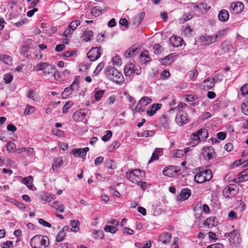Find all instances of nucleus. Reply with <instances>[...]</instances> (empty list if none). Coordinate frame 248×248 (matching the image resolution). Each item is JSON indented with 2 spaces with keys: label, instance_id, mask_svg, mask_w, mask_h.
Instances as JSON below:
<instances>
[{
  "label": "nucleus",
  "instance_id": "1",
  "mask_svg": "<svg viewBox=\"0 0 248 248\" xmlns=\"http://www.w3.org/2000/svg\"><path fill=\"white\" fill-rule=\"evenodd\" d=\"M227 31L228 29L226 28L219 31L213 35H202L200 37V41L204 45H209L221 39Z\"/></svg>",
  "mask_w": 248,
  "mask_h": 248
},
{
  "label": "nucleus",
  "instance_id": "2",
  "mask_svg": "<svg viewBox=\"0 0 248 248\" xmlns=\"http://www.w3.org/2000/svg\"><path fill=\"white\" fill-rule=\"evenodd\" d=\"M8 6L12 10L9 17L12 21L15 22L23 17L24 10L22 6L17 5L14 1L9 2Z\"/></svg>",
  "mask_w": 248,
  "mask_h": 248
},
{
  "label": "nucleus",
  "instance_id": "3",
  "mask_svg": "<svg viewBox=\"0 0 248 248\" xmlns=\"http://www.w3.org/2000/svg\"><path fill=\"white\" fill-rule=\"evenodd\" d=\"M207 130L204 128H202L193 133L190 137L189 144L194 147L198 145L202 140H205L208 137Z\"/></svg>",
  "mask_w": 248,
  "mask_h": 248
},
{
  "label": "nucleus",
  "instance_id": "4",
  "mask_svg": "<svg viewBox=\"0 0 248 248\" xmlns=\"http://www.w3.org/2000/svg\"><path fill=\"white\" fill-rule=\"evenodd\" d=\"M126 177L132 183L139 184L143 180L145 172L140 169H135L127 172Z\"/></svg>",
  "mask_w": 248,
  "mask_h": 248
},
{
  "label": "nucleus",
  "instance_id": "5",
  "mask_svg": "<svg viewBox=\"0 0 248 248\" xmlns=\"http://www.w3.org/2000/svg\"><path fill=\"white\" fill-rule=\"evenodd\" d=\"M105 70L106 76L110 80L118 83L123 82V76L117 69L111 66H107L105 68Z\"/></svg>",
  "mask_w": 248,
  "mask_h": 248
},
{
  "label": "nucleus",
  "instance_id": "6",
  "mask_svg": "<svg viewBox=\"0 0 248 248\" xmlns=\"http://www.w3.org/2000/svg\"><path fill=\"white\" fill-rule=\"evenodd\" d=\"M48 242V238L46 236L37 235L31 239L30 244L32 248H45Z\"/></svg>",
  "mask_w": 248,
  "mask_h": 248
},
{
  "label": "nucleus",
  "instance_id": "7",
  "mask_svg": "<svg viewBox=\"0 0 248 248\" xmlns=\"http://www.w3.org/2000/svg\"><path fill=\"white\" fill-rule=\"evenodd\" d=\"M124 71L125 77L129 78V79H131L135 74L139 75L142 72L140 67H136L132 63L126 64L124 67Z\"/></svg>",
  "mask_w": 248,
  "mask_h": 248
},
{
  "label": "nucleus",
  "instance_id": "8",
  "mask_svg": "<svg viewBox=\"0 0 248 248\" xmlns=\"http://www.w3.org/2000/svg\"><path fill=\"white\" fill-rule=\"evenodd\" d=\"M213 177V174L210 170H200L194 176V180L197 183H203L204 182L210 181Z\"/></svg>",
  "mask_w": 248,
  "mask_h": 248
},
{
  "label": "nucleus",
  "instance_id": "9",
  "mask_svg": "<svg viewBox=\"0 0 248 248\" xmlns=\"http://www.w3.org/2000/svg\"><path fill=\"white\" fill-rule=\"evenodd\" d=\"M175 121L180 125H183L187 124L188 121L187 113L183 110H179L177 113Z\"/></svg>",
  "mask_w": 248,
  "mask_h": 248
},
{
  "label": "nucleus",
  "instance_id": "10",
  "mask_svg": "<svg viewBox=\"0 0 248 248\" xmlns=\"http://www.w3.org/2000/svg\"><path fill=\"white\" fill-rule=\"evenodd\" d=\"M223 194L226 198H232L238 192V189L235 186H226L223 190Z\"/></svg>",
  "mask_w": 248,
  "mask_h": 248
},
{
  "label": "nucleus",
  "instance_id": "11",
  "mask_svg": "<svg viewBox=\"0 0 248 248\" xmlns=\"http://www.w3.org/2000/svg\"><path fill=\"white\" fill-rule=\"evenodd\" d=\"M87 57L91 61H95L101 56V52L99 47L92 48L88 53Z\"/></svg>",
  "mask_w": 248,
  "mask_h": 248
},
{
  "label": "nucleus",
  "instance_id": "12",
  "mask_svg": "<svg viewBox=\"0 0 248 248\" xmlns=\"http://www.w3.org/2000/svg\"><path fill=\"white\" fill-rule=\"evenodd\" d=\"M202 155L205 159L210 160L215 156V152L212 147H204L202 149Z\"/></svg>",
  "mask_w": 248,
  "mask_h": 248
},
{
  "label": "nucleus",
  "instance_id": "13",
  "mask_svg": "<svg viewBox=\"0 0 248 248\" xmlns=\"http://www.w3.org/2000/svg\"><path fill=\"white\" fill-rule=\"evenodd\" d=\"M244 8V5L242 2L237 1L231 3L230 9L234 14L241 13Z\"/></svg>",
  "mask_w": 248,
  "mask_h": 248
},
{
  "label": "nucleus",
  "instance_id": "14",
  "mask_svg": "<svg viewBox=\"0 0 248 248\" xmlns=\"http://www.w3.org/2000/svg\"><path fill=\"white\" fill-rule=\"evenodd\" d=\"M215 84V79L213 78H207L205 79L200 85V86L204 89L210 90L214 87Z\"/></svg>",
  "mask_w": 248,
  "mask_h": 248
},
{
  "label": "nucleus",
  "instance_id": "15",
  "mask_svg": "<svg viewBox=\"0 0 248 248\" xmlns=\"http://www.w3.org/2000/svg\"><path fill=\"white\" fill-rule=\"evenodd\" d=\"M89 150L88 147L83 148H77L74 149L72 154L75 157H79L80 158H84L86 155L87 152Z\"/></svg>",
  "mask_w": 248,
  "mask_h": 248
},
{
  "label": "nucleus",
  "instance_id": "16",
  "mask_svg": "<svg viewBox=\"0 0 248 248\" xmlns=\"http://www.w3.org/2000/svg\"><path fill=\"white\" fill-rule=\"evenodd\" d=\"M78 82L75 80L72 84L69 87L66 88L62 93V95L65 97L68 96L72 93V91L74 90H77L78 87Z\"/></svg>",
  "mask_w": 248,
  "mask_h": 248
},
{
  "label": "nucleus",
  "instance_id": "17",
  "mask_svg": "<svg viewBox=\"0 0 248 248\" xmlns=\"http://www.w3.org/2000/svg\"><path fill=\"white\" fill-rule=\"evenodd\" d=\"M88 110L80 109L74 112L73 118L76 121H80L83 118H85Z\"/></svg>",
  "mask_w": 248,
  "mask_h": 248
},
{
  "label": "nucleus",
  "instance_id": "18",
  "mask_svg": "<svg viewBox=\"0 0 248 248\" xmlns=\"http://www.w3.org/2000/svg\"><path fill=\"white\" fill-rule=\"evenodd\" d=\"M139 52V48L135 46H133L129 48L124 53L125 58H131L138 54Z\"/></svg>",
  "mask_w": 248,
  "mask_h": 248
},
{
  "label": "nucleus",
  "instance_id": "19",
  "mask_svg": "<svg viewBox=\"0 0 248 248\" xmlns=\"http://www.w3.org/2000/svg\"><path fill=\"white\" fill-rule=\"evenodd\" d=\"M163 174L168 177L173 176L177 173L176 168L174 166L166 167L163 170Z\"/></svg>",
  "mask_w": 248,
  "mask_h": 248
},
{
  "label": "nucleus",
  "instance_id": "20",
  "mask_svg": "<svg viewBox=\"0 0 248 248\" xmlns=\"http://www.w3.org/2000/svg\"><path fill=\"white\" fill-rule=\"evenodd\" d=\"M170 41L173 47L181 46L184 42V40L181 37L177 36H171Z\"/></svg>",
  "mask_w": 248,
  "mask_h": 248
},
{
  "label": "nucleus",
  "instance_id": "21",
  "mask_svg": "<svg viewBox=\"0 0 248 248\" xmlns=\"http://www.w3.org/2000/svg\"><path fill=\"white\" fill-rule=\"evenodd\" d=\"M191 195V191L188 189H184L182 190L180 194L177 197V200L183 201L187 199Z\"/></svg>",
  "mask_w": 248,
  "mask_h": 248
},
{
  "label": "nucleus",
  "instance_id": "22",
  "mask_svg": "<svg viewBox=\"0 0 248 248\" xmlns=\"http://www.w3.org/2000/svg\"><path fill=\"white\" fill-rule=\"evenodd\" d=\"M161 104H155L152 105L150 109H147L146 113L148 115L151 116L154 115L157 110L160 108Z\"/></svg>",
  "mask_w": 248,
  "mask_h": 248
},
{
  "label": "nucleus",
  "instance_id": "23",
  "mask_svg": "<svg viewBox=\"0 0 248 248\" xmlns=\"http://www.w3.org/2000/svg\"><path fill=\"white\" fill-rule=\"evenodd\" d=\"M218 17L220 21L225 22L227 21L229 17V14L226 10H221L218 14Z\"/></svg>",
  "mask_w": 248,
  "mask_h": 248
},
{
  "label": "nucleus",
  "instance_id": "24",
  "mask_svg": "<svg viewBox=\"0 0 248 248\" xmlns=\"http://www.w3.org/2000/svg\"><path fill=\"white\" fill-rule=\"evenodd\" d=\"M145 16L144 12H140L132 19L133 24L136 26L139 25Z\"/></svg>",
  "mask_w": 248,
  "mask_h": 248
},
{
  "label": "nucleus",
  "instance_id": "25",
  "mask_svg": "<svg viewBox=\"0 0 248 248\" xmlns=\"http://www.w3.org/2000/svg\"><path fill=\"white\" fill-rule=\"evenodd\" d=\"M174 57L175 55L173 53L170 54L165 58L161 59V62L164 65H169L173 62Z\"/></svg>",
  "mask_w": 248,
  "mask_h": 248
},
{
  "label": "nucleus",
  "instance_id": "26",
  "mask_svg": "<svg viewBox=\"0 0 248 248\" xmlns=\"http://www.w3.org/2000/svg\"><path fill=\"white\" fill-rule=\"evenodd\" d=\"M22 182L25 184L29 189H31L33 186L32 184L33 178L31 176L24 178L22 179Z\"/></svg>",
  "mask_w": 248,
  "mask_h": 248
},
{
  "label": "nucleus",
  "instance_id": "27",
  "mask_svg": "<svg viewBox=\"0 0 248 248\" xmlns=\"http://www.w3.org/2000/svg\"><path fill=\"white\" fill-rule=\"evenodd\" d=\"M159 239L162 243L166 244L170 242L171 240V235L170 233L168 232L163 233L160 236Z\"/></svg>",
  "mask_w": 248,
  "mask_h": 248
},
{
  "label": "nucleus",
  "instance_id": "28",
  "mask_svg": "<svg viewBox=\"0 0 248 248\" xmlns=\"http://www.w3.org/2000/svg\"><path fill=\"white\" fill-rule=\"evenodd\" d=\"M93 33L92 31L88 30L84 31L82 35V39L85 42H88L91 40V38L93 37Z\"/></svg>",
  "mask_w": 248,
  "mask_h": 248
},
{
  "label": "nucleus",
  "instance_id": "29",
  "mask_svg": "<svg viewBox=\"0 0 248 248\" xmlns=\"http://www.w3.org/2000/svg\"><path fill=\"white\" fill-rule=\"evenodd\" d=\"M48 63L47 62H39L34 67V70L38 72L39 71H44L46 70V68L47 67Z\"/></svg>",
  "mask_w": 248,
  "mask_h": 248
},
{
  "label": "nucleus",
  "instance_id": "30",
  "mask_svg": "<svg viewBox=\"0 0 248 248\" xmlns=\"http://www.w3.org/2000/svg\"><path fill=\"white\" fill-rule=\"evenodd\" d=\"M152 102L151 98L148 96L142 97L138 102L139 105L145 106Z\"/></svg>",
  "mask_w": 248,
  "mask_h": 248
},
{
  "label": "nucleus",
  "instance_id": "31",
  "mask_svg": "<svg viewBox=\"0 0 248 248\" xmlns=\"http://www.w3.org/2000/svg\"><path fill=\"white\" fill-rule=\"evenodd\" d=\"M54 68L52 65L48 64L47 67L43 72L42 76L44 77H48L53 73Z\"/></svg>",
  "mask_w": 248,
  "mask_h": 248
},
{
  "label": "nucleus",
  "instance_id": "32",
  "mask_svg": "<svg viewBox=\"0 0 248 248\" xmlns=\"http://www.w3.org/2000/svg\"><path fill=\"white\" fill-rule=\"evenodd\" d=\"M62 163L63 161L62 158L57 157L54 158L51 169L54 170L55 168H60L62 165Z\"/></svg>",
  "mask_w": 248,
  "mask_h": 248
},
{
  "label": "nucleus",
  "instance_id": "33",
  "mask_svg": "<svg viewBox=\"0 0 248 248\" xmlns=\"http://www.w3.org/2000/svg\"><path fill=\"white\" fill-rule=\"evenodd\" d=\"M197 99V97L193 94L186 95L185 97V100L186 102H191L190 103V104L193 106H195L197 105V104L196 102H194V101L196 100Z\"/></svg>",
  "mask_w": 248,
  "mask_h": 248
},
{
  "label": "nucleus",
  "instance_id": "34",
  "mask_svg": "<svg viewBox=\"0 0 248 248\" xmlns=\"http://www.w3.org/2000/svg\"><path fill=\"white\" fill-rule=\"evenodd\" d=\"M91 12L92 15L97 17L102 14V8L100 6H96L92 9Z\"/></svg>",
  "mask_w": 248,
  "mask_h": 248
},
{
  "label": "nucleus",
  "instance_id": "35",
  "mask_svg": "<svg viewBox=\"0 0 248 248\" xmlns=\"http://www.w3.org/2000/svg\"><path fill=\"white\" fill-rule=\"evenodd\" d=\"M55 196L47 193H44L42 195V200L46 202H50L55 198Z\"/></svg>",
  "mask_w": 248,
  "mask_h": 248
},
{
  "label": "nucleus",
  "instance_id": "36",
  "mask_svg": "<svg viewBox=\"0 0 248 248\" xmlns=\"http://www.w3.org/2000/svg\"><path fill=\"white\" fill-rule=\"evenodd\" d=\"M28 21V19L25 17H22L19 19L18 20L13 22L11 21V23H13L14 25L17 28L22 27L23 25L26 24Z\"/></svg>",
  "mask_w": 248,
  "mask_h": 248
},
{
  "label": "nucleus",
  "instance_id": "37",
  "mask_svg": "<svg viewBox=\"0 0 248 248\" xmlns=\"http://www.w3.org/2000/svg\"><path fill=\"white\" fill-rule=\"evenodd\" d=\"M37 95L38 94L36 92L34 91L32 89H30L28 93L27 97L34 101H38Z\"/></svg>",
  "mask_w": 248,
  "mask_h": 248
},
{
  "label": "nucleus",
  "instance_id": "38",
  "mask_svg": "<svg viewBox=\"0 0 248 248\" xmlns=\"http://www.w3.org/2000/svg\"><path fill=\"white\" fill-rule=\"evenodd\" d=\"M0 60L6 64L10 65L12 63V58L8 55H1L0 56Z\"/></svg>",
  "mask_w": 248,
  "mask_h": 248
},
{
  "label": "nucleus",
  "instance_id": "39",
  "mask_svg": "<svg viewBox=\"0 0 248 248\" xmlns=\"http://www.w3.org/2000/svg\"><path fill=\"white\" fill-rule=\"evenodd\" d=\"M193 17V14L192 13L189 12L188 13L185 14L182 18H180L179 22L181 23H183L186 21H187V20L190 19Z\"/></svg>",
  "mask_w": 248,
  "mask_h": 248
},
{
  "label": "nucleus",
  "instance_id": "40",
  "mask_svg": "<svg viewBox=\"0 0 248 248\" xmlns=\"http://www.w3.org/2000/svg\"><path fill=\"white\" fill-rule=\"evenodd\" d=\"M192 31V30L189 26H184L182 27V32L183 34L187 37H189L191 32Z\"/></svg>",
  "mask_w": 248,
  "mask_h": 248
},
{
  "label": "nucleus",
  "instance_id": "41",
  "mask_svg": "<svg viewBox=\"0 0 248 248\" xmlns=\"http://www.w3.org/2000/svg\"><path fill=\"white\" fill-rule=\"evenodd\" d=\"M35 107L31 106L30 105H27L24 110V114L25 115L32 114L35 111Z\"/></svg>",
  "mask_w": 248,
  "mask_h": 248
},
{
  "label": "nucleus",
  "instance_id": "42",
  "mask_svg": "<svg viewBox=\"0 0 248 248\" xmlns=\"http://www.w3.org/2000/svg\"><path fill=\"white\" fill-rule=\"evenodd\" d=\"M215 217H210L207 218L204 222L205 225L207 226L208 228H212L215 226Z\"/></svg>",
  "mask_w": 248,
  "mask_h": 248
},
{
  "label": "nucleus",
  "instance_id": "43",
  "mask_svg": "<svg viewBox=\"0 0 248 248\" xmlns=\"http://www.w3.org/2000/svg\"><path fill=\"white\" fill-rule=\"evenodd\" d=\"M111 62L112 64L115 66H120L122 63L121 58L118 55L113 56L112 58Z\"/></svg>",
  "mask_w": 248,
  "mask_h": 248
},
{
  "label": "nucleus",
  "instance_id": "44",
  "mask_svg": "<svg viewBox=\"0 0 248 248\" xmlns=\"http://www.w3.org/2000/svg\"><path fill=\"white\" fill-rule=\"evenodd\" d=\"M187 76L192 80L194 81L196 80L198 76V72L196 69H193L187 73Z\"/></svg>",
  "mask_w": 248,
  "mask_h": 248
},
{
  "label": "nucleus",
  "instance_id": "45",
  "mask_svg": "<svg viewBox=\"0 0 248 248\" xmlns=\"http://www.w3.org/2000/svg\"><path fill=\"white\" fill-rule=\"evenodd\" d=\"M105 93V91L103 90H97L95 92V100L96 101H99L103 97Z\"/></svg>",
  "mask_w": 248,
  "mask_h": 248
},
{
  "label": "nucleus",
  "instance_id": "46",
  "mask_svg": "<svg viewBox=\"0 0 248 248\" xmlns=\"http://www.w3.org/2000/svg\"><path fill=\"white\" fill-rule=\"evenodd\" d=\"M66 235V233H65L64 231H63V228L62 230L59 232L58 235L56 236V241L57 242H60L62 241Z\"/></svg>",
  "mask_w": 248,
  "mask_h": 248
},
{
  "label": "nucleus",
  "instance_id": "47",
  "mask_svg": "<svg viewBox=\"0 0 248 248\" xmlns=\"http://www.w3.org/2000/svg\"><path fill=\"white\" fill-rule=\"evenodd\" d=\"M71 231L73 232H77L79 230V221L77 220L71 221Z\"/></svg>",
  "mask_w": 248,
  "mask_h": 248
},
{
  "label": "nucleus",
  "instance_id": "48",
  "mask_svg": "<svg viewBox=\"0 0 248 248\" xmlns=\"http://www.w3.org/2000/svg\"><path fill=\"white\" fill-rule=\"evenodd\" d=\"M105 64L103 62H100L96 67L95 69L93 71V74L95 76H97L98 75L99 72L103 69L104 67Z\"/></svg>",
  "mask_w": 248,
  "mask_h": 248
},
{
  "label": "nucleus",
  "instance_id": "49",
  "mask_svg": "<svg viewBox=\"0 0 248 248\" xmlns=\"http://www.w3.org/2000/svg\"><path fill=\"white\" fill-rule=\"evenodd\" d=\"M117 230V227L114 226L108 225L104 227V231L105 232L111 233H115Z\"/></svg>",
  "mask_w": 248,
  "mask_h": 248
},
{
  "label": "nucleus",
  "instance_id": "50",
  "mask_svg": "<svg viewBox=\"0 0 248 248\" xmlns=\"http://www.w3.org/2000/svg\"><path fill=\"white\" fill-rule=\"evenodd\" d=\"M6 147L8 152L12 153L15 151L14 149L16 148V145L13 142L9 141L7 142Z\"/></svg>",
  "mask_w": 248,
  "mask_h": 248
},
{
  "label": "nucleus",
  "instance_id": "51",
  "mask_svg": "<svg viewBox=\"0 0 248 248\" xmlns=\"http://www.w3.org/2000/svg\"><path fill=\"white\" fill-rule=\"evenodd\" d=\"M200 11L202 13H205L210 9V6L206 4L201 3L199 4Z\"/></svg>",
  "mask_w": 248,
  "mask_h": 248
},
{
  "label": "nucleus",
  "instance_id": "52",
  "mask_svg": "<svg viewBox=\"0 0 248 248\" xmlns=\"http://www.w3.org/2000/svg\"><path fill=\"white\" fill-rule=\"evenodd\" d=\"M140 59L145 62H147L149 61V57L147 51L144 50L141 52Z\"/></svg>",
  "mask_w": 248,
  "mask_h": 248
},
{
  "label": "nucleus",
  "instance_id": "53",
  "mask_svg": "<svg viewBox=\"0 0 248 248\" xmlns=\"http://www.w3.org/2000/svg\"><path fill=\"white\" fill-rule=\"evenodd\" d=\"M241 110L244 114L248 115V101L244 102L242 104Z\"/></svg>",
  "mask_w": 248,
  "mask_h": 248
},
{
  "label": "nucleus",
  "instance_id": "54",
  "mask_svg": "<svg viewBox=\"0 0 248 248\" xmlns=\"http://www.w3.org/2000/svg\"><path fill=\"white\" fill-rule=\"evenodd\" d=\"M73 105V103L72 101L67 102L64 105L62 108V112L66 113L68 112V109L70 108Z\"/></svg>",
  "mask_w": 248,
  "mask_h": 248
},
{
  "label": "nucleus",
  "instance_id": "55",
  "mask_svg": "<svg viewBox=\"0 0 248 248\" xmlns=\"http://www.w3.org/2000/svg\"><path fill=\"white\" fill-rule=\"evenodd\" d=\"M160 124L165 129L168 128V119L165 116H162L161 117Z\"/></svg>",
  "mask_w": 248,
  "mask_h": 248
},
{
  "label": "nucleus",
  "instance_id": "56",
  "mask_svg": "<svg viewBox=\"0 0 248 248\" xmlns=\"http://www.w3.org/2000/svg\"><path fill=\"white\" fill-rule=\"evenodd\" d=\"M239 236V233L236 231H232L229 233L225 234V236L229 237L232 239H234Z\"/></svg>",
  "mask_w": 248,
  "mask_h": 248
},
{
  "label": "nucleus",
  "instance_id": "57",
  "mask_svg": "<svg viewBox=\"0 0 248 248\" xmlns=\"http://www.w3.org/2000/svg\"><path fill=\"white\" fill-rule=\"evenodd\" d=\"M58 202H54L53 204V207L55 208L56 210L59 211V212L62 213L64 210V206L63 204H62L60 206L57 205Z\"/></svg>",
  "mask_w": 248,
  "mask_h": 248
},
{
  "label": "nucleus",
  "instance_id": "58",
  "mask_svg": "<svg viewBox=\"0 0 248 248\" xmlns=\"http://www.w3.org/2000/svg\"><path fill=\"white\" fill-rule=\"evenodd\" d=\"M80 22L78 20H76L74 21L71 22L69 25L70 28L72 29L73 31L75 30L77 27L79 25Z\"/></svg>",
  "mask_w": 248,
  "mask_h": 248
},
{
  "label": "nucleus",
  "instance_id": "59",
  "mask_svg": "<svg viewBox=\"0 0 248 248\" xmlns=\"http://www.w3.org/2000/svg\"><path fill=\"white\" fill-rule=\"evenodd\" d=\"M112 134L111 131L110 130H108L106 131V134L102 137V140L104 141H108L112 137Z\"/></svg>",
  "mask_w": 248,
  "mask_h": 248
},
{
  "label": "nucleus",
  "instance_id": "60",
  "mask_svg": "<svg viewBox=\"0 0 248 248\" xmlns=\"http://www.w3.org/2000/svg\"><path fill=\"white\" fill-rule=\"evenodd\" d=\"M68 243H56L55 245H53V248H68Z\"/></svg>",
  "mask_w": 248,
  "mask_h": 248
},
{
  "label": "nucleus",
  "instance_id": "61",
  "mask_svg": "<svg viewBox=\"0 0 248 248\" xmlns=\"http://www.w3.org/2000/svg\"><path fill=\"white\" fill-rule=\"evenodd\" d=\"M3 79L6 83H9L12 81L13 77L11 74H7L4 76Z\"/></svg>",
  "mask_w": 248,
  "mask_h": 248
},
{
  "label": "nucleus",
  "instance_id": "62",
  "mask_svg": "<svg viewBox=\"0 0 248 248\" xmlns=\"http://www.w3.org/2000/svg\"><path fill=\"white\" fill-rule=\"evenodd\" d=\"M38 222L44 227L48 228H50L51 227V225L50 223L46 222L43 218L39 219Z\"/></svg>",
  "mask_w": 248,
  "mask_h": 248
},
{
  "label": "nucleus",
  "instance_id": "63",
  "mask_svg": "<svg viewBox=\"0 0 248 248\" xmlns=\"http://www.w3.org/2000/svg\"><path fill=\"white\" fill-rule=\"evenodd\" d=\"M162 48L159 44H156L154 46V52L155 54H158L161 52Z\"/></svg>",
  "mask_w": 248,
  "mask_h": 248
},
{
  "label": "nucleus",
  "instance_id": "64",
  "mask_svg": "<svg viewBox=\"0 0 248 248\" xmlns=\"http://www.w3.org/2000/svg\"><path fill=\"white\" fill-rule=\"evenodd\" d=\"M241 91L243 95H248V84H246L241 88Z\"/></svg>",
  "mask_w": 248,
  "mask_h": 248
}]
</instances>
